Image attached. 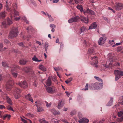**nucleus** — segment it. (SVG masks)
Segmentation results:
<instances>
[{"label": "nucleus", "mask_w": 123, "mask_h": 123, "mask_svg": "<svg viewBox=\"0 0 123 123\" xmlns=\"http://www.w3.org/2000/svg\"><path fill=\"white\" fill-rule=\"evenodd\" d=\"M115 56L113 53H110L108 55V59L107 60V64L108 62H109L110 63H108V65L105 64V66L108 68H111L114 66H120V64L118 62H116L115 63H111L113 62L115 59Z\"/></svg>", "instance_id": "f257e3e1"}, {"label": "nucleus", "mask_w": 123, "mask_h": 123, "mask_svg": "<svg viewBox=\"0 0 123 123\" xmlns=\"http://www.w3.org/2000/svg\"><path fill=\"white\" fill-rule=\"evenodd\" d=\"M18 30L17 28L12 27L9 34V36L11 38L17 36L18 34Z\"/></svg>", "instance_id": "f03ea898"}, {"label": "nucleus", "mask_w": 123, "mask_h": 123, "mask_svg": "<svg viewBox=\"0 0 123 123\" xmlns=\"http://www.w3.org/2000/svg\"><path fill=\"white\" fill-rule=\"evenodd\" d=\"M14 7L13 6V10L12 12L10 13V17L12 19H13V17H14L15 16H17L19 15L18 12L15 10V9L17 8V4L16 3H15L14 5ZM14 5H13V6Z\"/></svg>", "instance_id": "7ed1b4c3"}, {"label": "nucleus", "mask_w": 123, "mask_h": 123, "mask_svg": "<svg viewBox=\"0 0 123 123\" xmlns=\"http://www.w3.org/2000/svg\"><path fill=\"white\" fill-rule=\"evenodd\" d=\"M10 67L11 68L12 73L13 76L15 78H16L18 75V73L14 71L17 69H19L20 67L15 65H12Z\"/></svg>", "instance_id": "20e7f679"}, {"label": "nucleus", "mask_w": 123, "mask_h": 123, "mask_svg": "<svg viewBox=\"0 0 123 123\" xmlns=\"http://www.w3.org/2000/svg\"><path fill=\"white\" fill-rule=\"evenodd\" d=\"M14 84V80L11 78H10L6 83V90L8 91L10 90Z\"/></svg>", "instance_id": "39448f33"}, {"label": "nucleus", "mask_w": 123, "mask_h": 123, "mask_svg": "<svg viewBox=\"0 0 123 123\" xmlns=\"http://www.w3.org/2000/svg\"><path fill=\"white\" fill-rule=\"evenodd\" d=\"M114 73L115 76V80L116 81L123 76V71L121 70L116 69L114 71Z\"/></svg>", "instance_id": "423d86ee"}, {"label": "nucleus", "mask_w": 123, "mask_h": 123, "mask_svg": "<svg viewBox=\"0 0 123 123\" xmlns=\"http://www.w3.org/2000/svg\"><path fill=\"white\" fill-rule=\"evenodd\" d=\"M21 90L19 88L17 87H15L14 89L13 94L15 98L17 99L20 96V93L21 92Z\"/></svg>", "instance_id": "0eeeda50"}, {"label": "nucleus", "mask_w": 123, "mask_h": 123, "mask_svg": "<svg viewBox=\"0 0 123 123\" xmlns=\"http://www.w3.org/2000/svg\"><path fill=\"white\" fill-rule=\"evenodd\" d=\"M91 61L90 62L91 64L92 65L95 66V67H96V68H97L98 66L96 65L98 63L97 57L95 56L93 57H92L91 58Z\"/></svg>", "instance_id": "6e6552de"}, {"label": "nucleus", "mask_w": 123, "mask_h": 123, "mask_svg": "<svg viewBox=\"0 0 123 123\" xmlns=\"http://www.w3.org/2000/svg\"><path fill=\"white\" fill-rule=\"evenodd\" d=\"M114 8L117 10H121L123 8V4L120 2H116Z\"/></svg>", "instance_id": "1a4fd4ad"}, {"label": "nucleus", "mask_w": 123, "mask_h": 123, "mask_svg": "<svg viewBox=\"0 0 123 123\" xmlns=\"http://www.w3.org/2000/svg\"><path fill=\"white\" fill-rule=\"evenodd\" d=\"M10 2L8 0H7L6 1V8L7 11H10L11 12H12V10H13V5H14L13 6L14 7V3L13 4L12 6L11 7L10 6Z\"/></svg>", "instance_id": "9d476101"}, {"label": "nucleus", "mask_w": 123, "mask_h": 123, "mask_svg": "<svg viewBox=\"0 0 123 123\" xmlns=\"http://www.w3.org/2000/svg\"><path fill=\"white\" fill-rule=\"evenodd\" d=\"M106 39V37L105 36L100 37L98 41L99 44L100 45H102L104 44L105 43Z\"/></svg>", "instance_id": "9b49d317"}, {"label": "nucleus", "mask_w": 123, "mask_h": 123, "mask_svg": "<svg viewBox=\"0 0 123 123\" xmlns=\"http://www.w3.org/2000/svg\"><path fill=\"white\" fill-rule=\"evenodd\" d=\"M47 92L49 93H53L55 92L56 89L54 86L48 87L46 88Z\"/></svg>", "instance_id": "f8f14e48"}, {"label": "nucleus", "mask_w": 123, "mask_h": 123, "mask_svg": "<svg viewBox=\"0 0 123 123\" xmlns=\"http://www.w3.org/2000/svg\"><path fill=\"white\" fill-rule=\"evenodd\" d=\"M103 86L102 83L96 82L94 84L93 87L95 89H98L102 88Z\"/></svg>", "instance_id": "ddd939ff"}, {"label": "nucleus", "mask_w": 123, "mask_h": 123, "mask_svg": "<svg viewBox=\"0 0 123 123\" xmlns=\"http://www.w3.org/2000/svg\"><path fill=\"white\" fill-rule=\"evenodd\" d=\"M18 84L21 87L24 89L27 88L28 86L27 83L25 81L20 82Z\"/></svg>", "instance_id": "4468645a"}, {"label": "nucleus", "mask_w": 123, "mask_h": 123, "mask_svg": "<svg viewBox=\"0 0 123 123\" xmlns=\"http://www.w3.org/2000/svg\"><path fill=\"white\" fill-rule=\"evenodd\" d=\"M80 18L78 16H76L74 18H71L68 21L69 23H71L73 22H75L78 21Z\"/></svg>", "instance_id": "2eb2a0df"}, {"label": "nucleus", "mask_w": 123, "mask_h": 123, "mask_svg": "<svg viewBox=\"0 0 123 123\" xmlns=\"http://www.w3.org/2000/svg\"><path fill=\"white\" fill-rule=\"evenodd\" d=\"M4 96L5 98H4V99H6L7 100V102L8 103L10 104V105H12V103L11 100V99L7 96V95L6 94L4 95Z\"/></svg>", "instance_id": "dca6fc26"}, {"label": "nucleus", "mask_w": 123, "mask_h": 123, "mask_svg": "<svg viewBox=\"0 0 123 123\" xmlns=\"http://www.w3.org/2000/svg\"><path fill=\"white\" fill-rule=\"evenodd\" d=\"M84 13L85 14V13H87L89 14H91L92 15H94V12L92 10L89 9H87L85 10L84 11Z\"/></svg>", "instance_id": "f3484780"}, {"label": "nucleus", "mask_w": 123, "mask_h": 123, "mask_svg": "<svg viewBox=\"0 0 123 123\" xmlns=\"http://www.w3.org/2000/svg\"><path fill=\"white\" fill-rule=\"evenodd\" d=\"M89 121V120L86 118H82L80 120L79 122L81 123H87Z\"/></svg>", "instance_id": "a211bd4d"}, {"label": "nucleus", "mask_w": 123, "mask_h": 123, "mask_svg": "<svg viewBox=\"0 0 123 123\" xmlns=\"http://www.w3.org/2000/svg\"><path fill=\"white\" fill-rule=\"evenodd\" d=\"M97 25L96 22H93L89 27V29H92L95 28L97 26Z\"/></svg>", "instance_id": "6ab92c4d"}, {"label": "nucleus", "mask_w": 123, "mask_h": 123, "mask_svg": "<svg viewBox=\"0 0 123 123\" xmlns=\"http://www.w3.org/2000/svg\"><path fill=\"white\" fill-rule=\"evenodd\" d=\"M30 94H29L25 96V98L26 99L32 102L33 100Z\"/></svg>", "instance_id": "aec40b11"}, {"label": "nucleus", "mask_w": 123, "mask_h": 123, "mask_svg": "<svg viewBox=\"0 0 123 123\" xmlns=\"http://www.w3.org/2000/svg\"><path fill=\"white\" fill-rule=\"evenodd\" d=\"M10 117L11 115H8L7 114L4 115L2 117V118L3 120L7 119L8 120H9L10 119Z\"/></svg>", "instance_id": "412c9836"}, {"label": "nucleus", "mask_w": 123, "mask_h": 123, "mask_svg": "<svg viewBox=\"0 0 123 123\" xmlns=\"http://www.w3.org/2000/svg\"><path fill=\"white\" fill-rule=\"evenodd\" d=\"M74 1L75 2V3L76 4H77L79 3V2H81V1L82 0H74ZM73 1V0H69V1H68V2L70 3L71 4H73L74 5V3H72Z\"/></svg>", "instance_id": "4be33fe9"}, {"label": "nucleus", "mask_w": 123, "mask_h": 123, "mask_svg": "<svg viewBox=\"0 0 123 123\" xmlns=\"http://www.w3.org/2000/svg\"><path fill=\"white\" fill-rule=\"evenodd\" d=\"M39 68L43 71L44 72L46 70V69L45 67L42 65H40L39 66Z\"/></svg>", "instance_id": "5701e85b"}, {"label": "nucleus", "mask_w": 123, "mask_h": 123, "mask_svg": "<svg viewBox=\"0 0 123 123\" xmlns=\"http://www.w3.org/2000/svg\"><path fill=\"white\" fill-rule=\"evenodd\" d=\"M22 70L23 71L27 73L31 71V68L28 67H25L23 68Z\"/></svg>", "instance_id": "b1692460"}, {"label": "nucleus", "mask_w": 123, "mask_h": 123, "mask_svg": "<svg viewBox=\"0 0 123 123\" xmlns=\"http://www.w3.org/2000/svg\"><path fill=\"white\" fill-rule=\"evenodd\" d=\"M81 20L82 22H84L86 23H87L88 22V19L87 18L83 17L81 18Z\"/></svg>", "instance_id": "393cba45"}, {"label": "nucleus", "mask_w": 123, "mask_h": 123, "mask_svg": "<svg viewBox=\"0 0 123 123\" xmlns=\"http://www.w3.org/2000/svg\"><path fill=\"white\" fill-rule=\"evenodd\" d=\"M6 12H2L0 13V18H3L6 16Z\"/></svg>", "instance_id": "a878e982"}, {"label": "nucleus", "mask_w": 123, "mask_h": 123, "mask_svg": "<svg viewBox=\"0 0 123 123\" xmlns=\"http://www.w3.org/2000/svg\"><path fill=\"white\" fill-rule=\"evenodd\" d=\"M52 81L51 79L49 77L46 82V84L47 86H50L51 84Z\"/></svg>", "instance_id": "bb28decb"}, {"label": "nucleus", "mask_w": 123, "mask_h": 123, "mask_svg": "<svg viewBox=\"0 0 123 123\" xmlns=\"http://www.w3.org/2000/svg\"><path fill=\"white\" fill-rule=\"evenodd\" d=\"M86 30V29L83 26L80 29L79 32V34H80L82 32H84Z\"/></svg>", "instance_id": "cd10ccee"}, {"label": "nucleus", "mask_w": 123, "mask_h": 123, "mask_svg": "<svg viewBox=\"0 0 123 123\" xmlns=\"http://www.w3.org/2000/svg\"><path fill=\"white\" fill-rule=\"evenodd\" d=\"M51 111L53 113L54 115H58L60 114V112L59 111H56L55 109H53L51 110Z\"/></svg>", "instance_id": "c85d7f7f"}, {"label": "nucleus", "mask_w": 123, "mask_h": 123, "mask_svg": "<svg viewBox=\"0 0 123 123\" xmlns=\"http://www.w3.org/2000/svg\"><path fill=\"white\" fill-rule=\"evenodd\" d=\"M27 61L24 59H22L20 60L19 61V63L20 65H24L27 62Z\"/></svg>", "instance_id": "c756f323"}, {"label": "nucleus", "mask_w": 123, "mask_h": 123, "mask_svg": "<svg viewBox=\"0 0 123 123\" xmlns=\"http://www.w3.org/2000/svg\"><path fill=\"white\" fill-rule=\"evenodd\" d=\"M62 100L58 102V108L60 109L63 106V104L62 103Z\"/></svg>", "instance_id": "7c9ffc66"}, {"label": "nucleus", "mask_w": 123, "mask_h": 123, "mask_svg": "<svg viewBox=\"0 0 123 123\" xmlns=\"http://www.w3.org/2000/svg\"><path fill=\"white\" fill-rule=\"evenodd\" d=\"M94 51V49H93V48L91 47L90 48H89L88 51V53L90 54H93V52Z\"/></svg>", "instance_id": "2f4dec72"}, {"label": "nucleus", "mask_w": 123, "mask_h": 123, "mask_svg": "<svg viewBox=\"0 0 123 123\" xmlns=\"http://www.w3.org/2000/svg\"><path fill=\"white\" fill-rule=\"evenodd\" d=\"M113 98H111V99L107 104V105L108 106H111L112 105Z\"/></svg>", "instance_id": "473e14b6"}, {"label": "nucleus", "mask_w": 123, "mask_h": 123, "mask_svg": "<svg viewBox=\"0 0 123 123\" xmlns=\"http://www.w3.org/2000/svg\"><path fill=\"white\" fill-rule=\"evenodd\" d=\"M7 24H6V20H4L2 23V27L6 28V27Z\"/></svg>", "instance_id": "72a5a7b5"}, {"label": "nucleus", "mask_w": 123, "mask_h": 123, "mask_svg": "<svg viewBox=\"0 0 123 123\" xmlns=\"http://www.w3.org/2000/svg\"><path fill=\"white\" fill-rule=\"evenodd\" d=\"M118 116L119 117H123V111H120L117 113Z\"/></svg>", "instance_id": "f704fd0d"}, {"label": "nucleus", "mask_w": 123, "mask_h": 123, "mask_svg": "<svg viewBox=\"0 0 123 123\" xmlns=\"http://www.w3.org/2000/svg\"><path fill=\"white\" fill-rule=\"evenodd\" d=\"M39 121L40 122V123H48L47 121H46L43 119H39Z\"/></svg>", "instance_id": "c9c22d12"}, {"label": "nucleus", "mask_w": 123, "mask_h": 123, "mask_svg": "<svg viewBox=\"0 0 123 123\" xmlns=\"http://www.w3.org/2000/svg\"><path fill=\"white\" fill-rule=\"evenodd\" d=\"M7 24L9 25L12 24V22L11 20V19L9 18H7Z\"/></svg>", "instance_id": "e433bc0d"}, {"label": "nucleus", "mask_w": 123, "mask_h": 123, "mask_svg": "<svg viewBox=\"0 0 123 123\" xmlns=\"http://www.w3.org/2000/svg\"><path fill=\"white\" fill-rule=\"evenodd\" d=\"M2 65L3 66L5 67H9V66L8 65L6 62H3L2 63Z\"/></svg>", "instance_id": "4c0bfd02"}, {"label": "nucleus", "mask_w": 123, "mask_h": 123, "mask_svg": "<svg viewBox=\"0 0 123 123\" xmlns=\"http://www.w3.org/2000/svg\"><path fill=\"white\" fill-rule=\"evenodd\" d=\"M117 121L119 123L122 122L123 121V117H121L120 118H117Z\"/></svg>", "instance_id": "58836bf2"}, {"label": "nucleus", "mask_w": 123, "mask_h": 123, "mask_svg": "<svg viewBox=\"0 0 123 123\" xmlns=\"http://www.w3.org/2000/svg\"><path fill=\"white\" fill-rule=\"evenodd\" d=\"M72 77H70L66 80L65 82L67 84H68L72 80Z\"/></svg>", "instance_id": "ea45409f"}, {"label": "nucleus", "mask_w": 123, "mask_h": 123, "mask_svg": "<svg viewBox=\"0 0 123 123\" xmlns=\"http://www.w3.org/2000/svg\"><path fill=\"white\" fill-rule=\"evenodd\" d=\"M36 106H37V110L39 112H40L43 111V109L42 107H40L38 108L37 106V105L36 104Z\"/></svg>", "instance_id": "a19ab883"}, {"label": "nucleus", "mask_w": 123, "mask_h": 123, "mask_svg": "<svg viewBox=\"0 0 123 123\" xmlns=\"http://www.w3.org/2000/svg\"><path fill=\"white\" fill-rule=\"evenodd\" d=\"M94 78L95 79H96L97 80H98V81H100V82H101L102 83V80L100 78H99L98 77L95 76L94 77Z\"/></svg>", "instance_id": "79ce46f5"}, {"label": "nucleus", "mask_w": 123, "mask_h": 123, "mask_svg": "<svg viewBox=\"0 0 123 123\" xmlns=\"http://www.w3.org/2000/svg\"><path fill=\"white\" fill-rule=\"evenodd\" d=\"M123 47H119L117 48V50L118 51L121 52V50H123Z\"/></svg>", "instance_id": "37998d69"}, {"label": "nucleus", "mask_w": 123, "mask_h": 123, "mask_svg": "<svg viewBox=\"0 0 123 123\" xmlns=\"http://www.w3.org/2000/svg\"><path fill=\"white\" fill-rule=\"evenodd\" d=\"M61 68L59 67H57L56 68H54V70L56 72L58 71L59 70H61Z\"/></svg>", "instance_id": "c03bdc74"}, {"label": "nucleus", "mask_w": 123, "mask_h": 123, "mask_svg": "<svg viewBox=\"0 0 123 123\" xmlns=\"http://www.w3.org/2000/svg\"><path fill=\"white\" fill-rule=\"evenodd\" d=\"M38 58L36 57V56L35 55H34L33 57L32 58V60L34 61H38Z\"/></svg>", "instance_id": "a18cd8bd"}, {"label": "nucleus", "mask_w": 123, "mask_h": 123, "mask_svg": "<svg viewBox=\"0 0 123 123\" xmlns=\"http://www.w3.org/2000/svg\"><path fill=\"white\" fill-rule=\"evenodd\" d=\"M27 116L30 118H32L34 116V115L30 113H28Z\"/></svg>", "instance_id": "49530a36"}, {"label": "nucleus", "mask_w": 123, "mask_h": 123, "mask_svg": "<svg viewBox=\"0 0 123 123\" xmlns=\"http://www.w3.org/2000/svg\"><path fill=\"white\" fill-rule=\"evenodd\" d=\"M33 29V28L31 26H29L26 29L28 31L29 30H30L31 31Z\"/></svg>", "instance_id": "de8ad7c7"}, {"label": "nucleus", "mask_w": 123, "mask_h": 123, "mask_svg": "<svg viewBox=\"0 0 123 123\" xmlns=\"http://www.w3.org/2000/svg\"><path fill=\"white\" fill-rule=\"evenodd\" d=\"M47 15L49 19V21H53V19L51 16L50 15H49L48 14H47Z\"/></svg>", "instance_id": "09e8293b"}, {"label": "nucleus", "mask_w": 123, "mask_h": 123, "mask_svg": "<svg viewBox=\"0 0 123 123\" xmlns=\"http://www.w3.org/2000/svg\"><path fill=\"white\" fill-rule=\"evenodd\" d=\"M77 9L80 10L81 11H82L83 10L81 6H78L76 7Z\"/></svg>", "instance_id": "8fccbe9b"}, {"label": "nucleus", "mask_w": 123, "mask_h": 123, "mask_svg": "<svg viewBox=\"0 0 123 123\" xmlns=\"http://www.w3.org/2000/svg\"><path fill=\"white\" fill-rule=\"evenodd\" d=\"M6 107H7V108L8 110H11L13 111L12 108L10 105H9L7 106Z\"/></svg>", "instance_id": "3c124183"}, {"label": "nucleus", "mask_w": 123, "mask_h": 123, "mask_svg": "<svg viewBox=\"0 0 123 123\" xmlns=\"http://www.w3.org/2000/svg\"><path fill=\"white\" fill-rule=\"evenodd\" d=\"M88 83H87L86 84V86L84 88V90H85L86 91L88 89Z\"/></svg>", "instance_id": "603ef678"}, {"label": "nucleus", "mask_w": 123, "mask_h": 123, "mask_svg": "<svg viewBox=\"0 0 123 123\" xmlns=\"http://www.w3.org/2000/svg\"><path fill=\"white\" fill-rule=\"evenodd\" d=\"M46 105L47 107H49L51 105V103H50L49 104L47 102H46Z\"/></svg>", "instance_id": "864d4df0"}, {"label": "nucleus", "mask_w": 123, "mask_h": 123, "mask_svg": "<svg viewBox=\"0 0 123 123\" xmlns=\"http://www.w3.org/2000/svg\"><path fill=\"white\" fill-rule=\"evenodd\" d=\"M18 44L19 46H21L22 47H25L23 43L22 42H21L20 43H19Z\"/></svg>", "instance_id": "5fc2aeb1"}, {"label": "nucleus", "mask_w": 123, "mask_h": 123, "mask_svg": "<svg viewBox=\"0 0 123 123\" xmlns=\"http://www.w3.org/2000/svg\"><path fill=\"white\" fill-rule=\"evenodd\" d=\"M50 26L52 28H55V26L53 24H51L50 25Z\"/></svg>", "instance_id": "6e6d98bb"}, {"label": "nucleus", "mask_w": 123, "mask_h": 123, "mask_svg": "<svg viewBox=\"0 0 123 123\" xmlns=\"http://www.w3.org/2000/svg\"><path fill=\"white\" fill-rule=\"evenodd\" d=\"M20 18L19 17L15 18L14 17H13V19H14L16 20H19L20 19Z\"/></svg>", "instance_id": "4d7b16f0"}, {"label": "nucleus", "mask_w": 123, "mask_h": 123, "mask_svg": "<svg viewBox=\"0 0 123 123\" xmlns=\"http://www.w3.org/2000/svg\"><path fill=\"white\" fill-rule=\"evenodd\" d=\"M4 42L5 43H6L7 44H8L10 43L9 41L6 39L4 40Z\"/></svg>", "instance_id": "13d9d810"}, {"label": "nucleus", "mask_w": 123, "mask_h": 123, "mask_svg": "<svg viewBox=\"0 0 123 123\" xmlns=\"http://www.w3.org/2000/svg\"><path fill=\"white\" fill-rule=\"evenodd\" d=\"M49 45L48 43H45L44 45V48H47L48 47Z\"/></svg>", "instance_id": "bf43d9fd"}, {"label": "nucleus", "mask_w": 123, "mask_h": 123, "mask_svg": "<svg viewBox=\"0 0 123 123\" xmlns=\"http://www.w3.org/2000/svg\"><path fill=\"white\" fill-rule=\"evenodd\" d=\"M0 109H6V108L5 107L2 105H0Z\"/></svg>", "instance_id": "052dcab7"}, {"label": "nucleus", "mask_w": 123, "mask_h": 123, "mask_svg": "<svg viewBox=\"0 0 123 123\" xmlns=\"http://www.w3.org/2000/svg\"><path fill=\"white\" fill-rule=\"evenodd\" d=\"M75 113V111H72L70 113V115H74Z\"/></svg>", "instance_id": "680f3d73"}, {"label": "nucleus", "mask_w": 123, "mask_h": 123, "mask_svg": "<svg viewBox=\"0 0 123 123\" xmlns=\"http://www.w3.org/2000/svg\"><path fill=\"white\" fill-rule=\"evenodd\" d=\"M21 120L24 123H27L26 121L23 118H21Z\"/></svg>", "instance_id": "e2e57ef3"}, {"label": "nucleus", "mask_w": 123, "mask_h": 123, "mask_svg": "<svg viewBox=\"0 0 123 123\" xmlns=\"http://www.w3.org/2000/svg\"><path fill=\"white\" fill-rule=\"evenodd\" d=\"M37 82L36 81H35L34 82L33 85L35 86H37Z\"/></svg>", "instance_id": "0e129e2a"}, {"label": "nucleus", "mask_w": 123, "mask_h": 123, "mask_svg": "<svg viewBox=\"0 0 123 123\" xmlns=\"http://www.w3.org/2000/svg\"><path fill=\"white\" fill-rule=\"evenodd\" d=\"M83 43L84 44V45H85V46H87V42L86 40H84Z\"/></svg>", "instance_id": "69168bd1"}, {"label": "nucleus", "mask_w": 123, "mask_h": 123, "mask_svg": "<svg viewBox=\"0 0 123 123\" xmlns=\"http://www.w3.org/2000/svg\"><path fill=\"white\" fill-rule=\"evenodd\" d=\"M104 121V119H102V121H98V123H103Z\"/></svg>", "instance_id": "338daca9"}, {"label": "nucleus", "mask_w": 123, "mask_h": 123, "mask_svg": "<svg viewBox=\"0 0 123 123\" xmlns=\"http://www.w3.org/2000/svg\"><path fill=\"white\" fill-rule=\"evenodd\" d=\"M36 43L40 45H42L41 43L39 41H36Z\"/></svg>", "instance_id": "774afa93"}]
</instances>
